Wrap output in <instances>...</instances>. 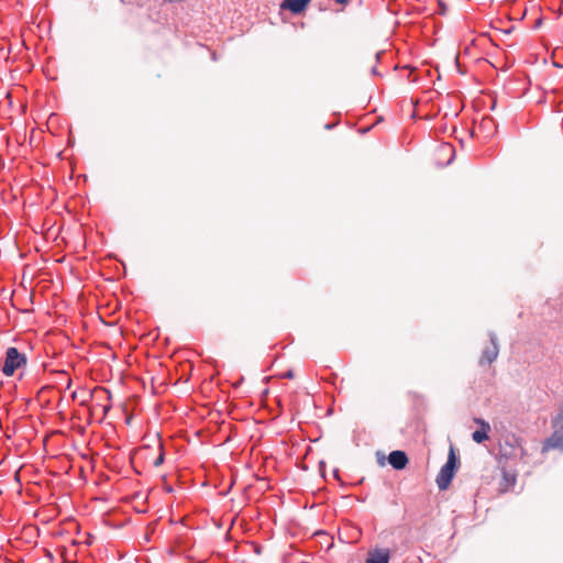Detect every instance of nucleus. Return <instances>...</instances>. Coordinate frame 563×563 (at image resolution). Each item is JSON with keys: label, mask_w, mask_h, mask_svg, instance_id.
Returning <instances> with one entry per match:
<instances>
[{"label": "nucleus", "mask_w": 563, "mask_h": 563, "mask_svg": "<svg viewBox=\"0 0 563 563\" xmlns=\"http://www.w3.org/2000/svg\"><path fill=\"white\" fill-rule=\"evenodd\" d=\"M459 467V459L455 454L453 446L450 448V452L448 455V460L444 465L440 468V472L437 476V485L440 490H445L457 471Z\"/></svg>", "instance_id": "obj_1"}, {"label": "nucleus", "mask_w": 563, "mask_h": 563, "mask_svg": "<svg viewBox=\"0 0 563 563\" xmlns=\"http://www.w3.org/2000/svg\"><path fill=\"white\" fill-rule=\"evenodd\" d=\"M26 363V355L20 352L15 346H10L7 349L1 372L8 377L13 376L15 371L24 367Z\"/></svg>", "instance_id": "obj_2"}, {"label": "nucleus", "mask_w": 563, "mask_h": 563, "mask_svg": "<svg viewBox=\"0 0 563 563\" xmlns=\"http://www.w3.org/2000/svg\"><path fill=\"white\" fill-rule=\"evenodd\" d=\"M553 433L547 440V446L563 451V407L552 421Z\"/></svg>", "instance_id": "obj_3"}, {"label": "nucleus", "mask_w": 563, "mask_h": 563, "mask_svg": "<svg viewBox=\"0 0 563 563\" xmlns=\"http://www.w3.org/2000/svg\"><path fill=\"white\" fill-rule=\"evenodd\" d=\"M501 452L507 457H523L526 451L522 446V439L516 434L507 435L504 444L501 445Z\"/></svg>", "instance_id": "obj_4"}, {"label": "nucleus", "mask_w": 563, "mask_h": 563, "mask_svg": "<svg viewBox=\"0 0 563 563\" xmlns=\"http://www.w3.org/2000/svg\"><path fill=\"white\" fill-rule=\"evenodd\" d=\"M489 338V345H487L479 357L478 364L479 366H484L486 364H492L496 361L499 354V345H498V338L495 332L489 331L488 332Z\"/></svg>", "instance_id": "obj_5"}, {"label": "nucleus", "mask_w": 563, "mask_h": 563, "mask_svg": "<svg viewBox=\"0 0 563 563\" xmlns=\"http://www.w3.org/2000/svg\"><path fill=\"white\" fill-rule=\"evenodd\" d=\"M388 463L397 471L404 470L408 464V456L406 452L400 450L391 451L388 455Z\"/></svg>", "instance_id": "obj_6"}, {"label": "nucleus", "mask_w": 563, "mask_h": 563, "mask_svg": "<svg viewBox=\"0 0 563 563\" xmlns=\"http://www.w3.org/2000/svg\"><path fill=\"white\" fill-rule=\"evenodd\" d=\"M389 549L375 548L368 552L366 563H389Z\"/></svg>", "instance_id": "obj_7"}, {"label": "nucleus", "mask_w": 563, "mask_h": 563, "mask_svg": "<svg viewBox=\"0 0 563 563\" xmlns=\"http://www.w3.org/2000/svg\"><path fill=\"white\" fill-rule=\"evenodd\" d=\"M311 0H284L280 4L282 9L289 10L292 14L302 13Z\"/></svg>", "instance_id": "obj_8"}, {"label": "nucleus", "mask_w": 563, "mask_h": 563, "mask_svg": "<svg viewBox=\"0 0 563 563\" xmlns=\"http://www.w3.org/2000/svg\"><path fill=\"white\" fill-rule=\"evenodd\" d=\"M476 422L481 423L482 429L474 431L472 434V439L476 443H482L488 439L487 431L489 430V424L487 422H485L483 419H477Z\"/></svg>", "instance_id": "obj_9"}, {"label": "nucleus", "mask_w": 563, "mask_h": 563, "mask_svg": "<svg viewBox=\"0 0 563 563\" xmlns=\"http://www.w3.org/2000/svg\"><path fill=\"white\" fill-rule=\"evenodd\" d=\"M164 459H165V457H164V452H163V450L161 449V453H159V455L154 460L153 465H154L155 467L161 466V465L164 463Z\"/></svg>", "instance_id": "obj_10"}, {"label": "nucleus", "mask_w": 563, "mask_h": 563, "mask_svg": "<svg viewBox=\"0 0 563 563\" xmlns=\"http://www.w3.org/2000/svg\"><path fill=\"white\" fill-rule=\"evenodd\" d=\"M504 478H505L506 482H509L511 484H515V482H516L515 475H510L507 472H504Z\"/></svg>", "instance_id": "obj_11"}, {"label": "nucleus", "mask_w": 563, "mask_h": 563, "mask_svg": "<svg viewBox=\"0 0 563 563\" xmlns=\"http://www.w3.org/2000/svg\"><path fill=\"white\" fill-rule=\"evenodd\" d=\"M438 1H439V7H440L439 13L440 14H445L446 5L444 4V2L442 0H438Z\"/></svg>", "instance_id": "obj_12"}, {"label": "nucleus", "mask_w": 563, "mask_h": 563, "mask_svg": "<svg viewBox=\"0 0 563 563\" xmlns=\"http://www.w3.org/2000/svg\"><path fill=\"white\" fill-rule=\"evenodd\" d=\"M283 378H288V379H291L294 378V372L291 369H288L287 372H285L283 375H282Z\"/></svg>", "instance_id": "obj_13"}, {"label": "nucleus", "mask_w": 563, "mask_h": 563, "mask_svg": "<svg viewBox=\"0 0 563 563\" xmlns=\"http://www.w3.org/2000/svg\"><path fill=\"white\" fill-rule=\"evenodd\" d=\"M319 470H320L321 474L323 475L324 470H325V462H324V461H320V463H319Z\"/></svg>", "instance_id": "obj_14"}, {"label": "nucleus", "mask_w": 563, "mask_h": 563, "mask_svg": "<svg viewBox=\"0 0 563 563\" xmlns=\"http://www.w3.org/2000/svg\"><path fill=\"white\" fill-rule=\"evenodd\" d=\"M134 499H143V500H145V499H146V497H144L142 493H136V494L134 495Z\"/></svg>", "instance_id": "obj_15"}, {"label": "nucleus", "mask_w": 563, "mask_h": 563, "mask_svg": "<svg viewBox=\"0 0 563 563\" xmlns=\"http://www.w3.org/2000/svg\"><path fill=\"white\" fill-rule=\"evenodd\" d=\"M324 128H325L327 130H331V129H333V128H334V124H333V123H327V124L324 125Z\"/></svg>", "instance_id": "obj_16"}, {"label": "nucleus", "mask_w": 563, "mask_h": 563, "mask_svg": "<svg viewBox=\"0 0 563 563\" xmlns=\"http://www.w3.org/2000/svg\"><path fill=\"white\" fill-rule=\"evenodd\" d=\"M371 73L373 75H378L377 67L376 66L372 67Z\"/></svg>", "instance_id": "obj_17"}, {"label": "nucleus", "mask_w": 563, "mask_h": 563, "mask_svg": "<svg viewBox=\"0 0 563 563\" xmlns=\"http://www.w3.org/2000/svg\"><path fill=\"white\" fill-rule=\"evenodd\" d=\"M336 3L346 4L349 0H334Z\"/></svg>", "instance_id": "obj_18"}, {"label": "nucleus", "mask_w": 563, "mask_h": 563, "mask_svg": "<svg viewBox=\"0 0 563 563\" xmlns=\"http://www.w3.org/2000/svg\"><path fill=\"white\" fill-rule=\"evenodd\" d=\"M333 476H334L335 478H339V470H338V468H334V470H333Z\"/></svg>", "instance_id": "obj_19"}, {"label": "nucleus", "mask_w": 563, "mask_h": 563, "mask_svg": "<svg viewBox=\"0 0 563 563\" xmlns=\"http://www.w3.org/2000/svg\"><path fill=\"white\" fill-rule=\"evenodd\" d=\"M212 59L216 60L217 59V55L216 53H212Z\"/></svg>", "instance_id": "obj_20"}, {"label": "nucleus", "mask_w": 563, "mask_h": 563, "mask_svg": "<svg viewBox=\"0 0 563 563\" xmlns=\"http://www.w3.org/2000/svg\"><path fill=\"white\" fill-rule=\"evenodd\" d=\"M71 385V380L69 379L68 383H67V388H69Z\"/></svg>", "instance_id": "obj_21"}]
</instances>
